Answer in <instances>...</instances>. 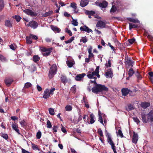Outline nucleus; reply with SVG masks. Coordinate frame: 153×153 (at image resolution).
<instances>
[{"mask_svg":"<svg viewBox=\"0 0 153 153\" xmlns=\"http://www.w3.org/2000/svg\"><path fill=\"white\" fill-rule=\"evenodd\" d=\"M90 82L91 83H94L95 85V86L91 89L92 92L93 93L97 94L99 93H102L103 91L107 92L108 90V88L105 85L97 84L95 80H90Z\"/></svg>","mask_w":153,"mask_h":153,"instance_id":"f257e3e1","label":"nucleus"},{"mask_svg":"<svg viewBox=\"0 0 153 153\" xmlns=\"http://www.w3.org/2000/svg\"><path fill=\"white\" fill-rule=\"evenodd\" d=\"M57 66L56 64H53L50 68L48 76L49 79L52 78L55 74L56 73Z\"/></svg>","mask_w":153,"mask_h":153,"instance_id":"f03ea898","label":"nucleus"},{"mask_svg":"<svg viewBox=\"0 0 153 153\" xmlns=\"http://www.w3.org/2000/svg\"><path fill=\"white\" fill-rule=\"evenodd\" d=\"M40 50L42 52H46L42 53V54L44 56H49L52 52L53 49L52 48H46L45 47H41L40 48Z\"/></svg>","mask_w":153,"mask_h":153,"instance_id":"7ed1b4c3","label":"nucleus"},{"mask_svg":"<svg viewBox=\"0 0 153 153\" xmlns=\"http://www.w3.org/2000/svg\"><path fill=\"white\" fill-rule=\"evenodd\" d=\"M23 12L31 16H36L37 15V13L30 9H25L23 10Z\"/></svg>","mask_w":153,"mask_h":153,"instance_id":"20e7f679","label":"nucleus"},{"mask_svg":"<svg viewBox=\"0 0 153 153\" xmlns=\"http://www.w3.org/2000/svg\"><path fill=\"white\" fill-rule=\"evenodd\" d=\"M13 81V79L10 77H6L4 79V82L8 87L10 86Z\"/></svg>","mask_w":153,"mask_h":153,"instance_id":"39448f33","label":"nucleus"},{"mask_svg":"<svg viewBox=\"0 0 153 153\" xmlns=\"http://www.w3.org/2000/svg\"><path fill=\"white\" fill-rule=\"evenodd\" d=\"M97 2H96V3L97 4ZM98 5L102 8H106L108 5V2L105 0L102 1L101 2H98Z\"/></svg>","mask_w":153,"mask_h":153,"instance_id":"423d86ee","label":"nucleus"},{"mask_svg":"<svg viewBox=\"0 0 153 153\" xmlns=\"http://www.w3.org/2000/svg\"><path fill=\"white\" fill-rule=\"evenodd\" d=\"M27 26H30V27L35 29L38 26V23L34 21H32L29 22L27 25Z\"/></svg>","mask_w":153,"mask_h":153,"instance_id":"0eeeda50","label":"nucleus"},{"mask_svg":"<svg viewBox=\"0 0 153 153\" xmlns=\"http://www.w3.org/2000/svg\"><path fill=\"white\" fill-rule=\"evenodd\" d=\"M106 23L101 20L98 21L96 25L97 27L103 28L105 27Z\"/></svg>","mask_w":153,"mask_h":153,"instance_id":"6e6552de","label":"nucleus"},{"mask_svg":"<svg viewBox=\"0 0 153 153\" xmlns=\"http://www.w3.org/2000/svg\"><path fill=\"white\" fill-rule=\"evenodd\" d=\"M125 64H128L129 66H131L132 68L133 65L134 61L132 60L130 58H128V57L126 59Z\"/></svg>","mask_w":153,"mask_h":153,"instance_id":"1a4fd4ad","label":"nucleus"},{"mask_svg":"<svg viewBox=\"0 0 153 153\" xmlns=\"http://www.w3.org/2000/svg\"><path fill=\"white\" fill-rule=\"evenodd\" d=\"M80 29L81 31H85L87 32L88 33H89L90 32H93V31L91 29L89 28L87 26L85 25H84L83 27H81Z\"/></svg>","mask_w":153,"mask_h":153,"instance_id":"9d476101","label":"nucleus"},{"mask_svg":"<svg viewBox=\"0 0 153 153\" xmlns=\"http://www.w3.org/2000/svg\"><path fill=\"white\" fill-rule=\"evenodd\" d=\"M138 140V135L137 133L134 131L133 132V135L132 139V142L133 143L136 144Z\"/></svg>","mask_w":153,"mask_h":153,"instance_id":"9b49d317","label":"nucleus"},{"mask_svg":"<svg viewBox=\"0 0 153 153\" xmlns=\"http://www.w3.org/2000/svg\"><path fill=\"white\" fill-rule=\"evenodd\" d=\"M121 91L122 95L124 96L127 95L129 93H130L129 92H131L130 90L128 89L127 88H123L122 89Z\"/></svg>","mask_w":153,"mask_h":153,"instance_id":"f8f14e48","label":"nucleus"},{"mask_svg":"<svg viewBox=\"0 0 153 153\" xmlns=\"http://www.w3.org/2000/svg\"><path fill=\"white\" fill-rule=\"evenodd\" d=\"M105 76L107 77H112L113 76V71L111 68L108 69V71L105 73Z\"/></svg>","mask_w":153,"mask_h":153,"instance_id":"ddd939ff","label":"nucleus"},{"mask_svg":"<svg viewBox=\"0 0 153 153\" xmlns=\"http://www.w3.org/2000/svg\"><path fill=\"white\" fill-rule=\"evenodd\" d=\"M86 75L85 73H82L77 74L75 77V79L77 81H79Z\"/></svg>","mask_w":153,"mask_h":153,"instance_id":"4468645a","label":"nucleus"},{"mask_svg":"<svg viewBox=\"0 0 153 153\" xmlns=\"http://www.w3.org/2000/svg\"><path fill=\"white\" fill-rule=\"evenodd\" d=\"M125 108L126 110L128 111H131L134 109V105L131 104H128L125 107Z\"/></svg>","mask_w":153,"mask_h":153,"instance_id":"2eb2a0df","label":"nucleus"},{"mask_svg":"<svg viewBox=\"0 0 153 153\" xmlns=\"http://www.w3.org/2000/svg\"><path fill=\"white\" fill-rule=\"evenodd\" d=\"M50 96V94H49V89H46L44 93V94L43 97L44 99H47Z\"/></svg>","mask_w":153,"mask_h":153,"instance_id":"dca6fc26","label":"nucleus"},{"mask_svg":"<svg viewBox=\"0 0 153 153\" xmlns=\"http://www.w3.org/2000/svg\"><path fill=\"white\" fill-rule=\"evenodd\" d=\"M12 127L13 130H15L19 134H21L18 128V126L16 124V123L15 122L14 123H13L12 125Z\"/></svg>","mask_w":153,"mask_h":153,"instance_id":"f3484780","label":"nucleus"},{"mask_svg":"<svg viewBox=\"0 0 153 153\" xmlns=\"http://www.w3.org/2000/svg\"><path fill=\"white\" fill-rule=\"evenodd\" d=\"M4 25L7 27H12V24L10 20H6L4 21Z\"/></svg>","mask_w":153,"mask_h":153,"instance_id":"a211bd4d","label":"nucleus"},{"mask_svg":"<svg viewBox=\"0 0 153 153\" xmlns=\"http://www.w3.org/2000/svg\"><path fill=\"white\" fill-rule=\"evenodd\" d=\"M150 105V104L149 103L146 102H142L141 104V107L144 109L147 108Z\"/></svg>","mask_w":153,"mask_h":153,"instance_id":"6ab92c4d","label":"nucleus"},{"mask_svg":"<svg viewBox=\"0 0 153 153\" xmlns=\"http://www.w3.org/2000/svg\"><path fill=\"white\" fill-rule=\"evenodd\" d=\"M61 82L64 84L68 81L67 78L66 76L62 75L60 78Z\"/></svg>","mask_w":153,"mask_h":153,"instance_id":"aec40b11","label":"nucleus"},{"mask_svg":"<svg viewBox=\"0 0 153 153\" xmlns=\"http://www.w3.org/2000/svg\"><path fill=\"white\" fill-rule=\"evenodd\" d=\"M90 124H92L94 123L95 122V117L94 115L93 114H90Z\"/></svg>","mask_w":153,"mask_h":153,"instance_id":"412c9836","label":"nucleus"},{"mask_svg":"<svg viewBox=\"0 0 153 153\" xmlns=\"http://www.w3.org/2000/svg\"><path fill=\"white\" fill-rule=\"evenodd\" d=\"M51 28L55 33H59L61 30L60 29L57 27L52 25L51 26Z\"/></svg>","mask_w":153,"mask_h":153,"instance_id":"4be33fe9","label":"nucleus"},{"mask_svg":"<svg viewBox=\"0 0 153 153\" xmlns=\"http://www.w3.org/2000/svg\"><path fill=\"white\" fill-rule=\"evenodd\" d=\"M88 3V0H81L80 4L82 7H84L86 6Z\"/></svg>","mask_w":153,"mask_h":153,"instance_id":"5701e85b","label":"nucleus"},{"mask_svg":"<svg viewBox=\"0 0 153 153\" xmlns=\"http://www.w3.org/2000/svg\"><path fill=\"white\" fill-rule=\"evenodd\" d=\"M141 118H142V121L144 123H147L148 122V119L146 118V114H141Z\"/></svg>","mask_w":153,"mask_h":153,"instance_id":"b1692460","label":"nucleus"},{"mask_svg":"<svg viewBox=\"0 0 153 153\" xmlns=\"http://www.w3.org/2000/svg\"><path fill=\"white\" fill-rule=\"evenodd\" d=\"M147 116L148 121L149 120L151 122H153V115L151 112L147 114Z\"/></svg>","mask_w":153,"mask_h":153,"instance_id":"393cba45","label":"nucleus"},{"mask_svg":"<svg viewBox=\"0 0 153 153\" xmlns=\"http://www.w3.org/2000/svg\"><path fill=\"white\" fill-rule=\"evenodd\" d=\"M76 4L74 2L71 3V7L74 8V13H77L78 12V10H76L77 7L76 6Z\"/></svg>","mask_w":153,"mask_h":153,"instance_id":"a878e982","label":"nucleus"},{"mask_svg":"<svg viewBox=\"0 0 153 153\" xmlns=\"http://www.w3.org/2000/svg\"><path fill=\"white\" fill-rule=\"evenodd\" d=\"M136 76L137 77V81L139 82V80L142 79V77L141 75L139 73L138 71L135 73Z\"/></svg>","mask_w":153,"mask_h":153,"instance_id":"bb28decb","label":"nucleus"},{"mask_svg":"<svg viewBox=\"0 0 153 153\" xmlns=\"http://www.w3.org/2000/svg\"><path fill=\"white\" fill-rule=\"evenodd\" d=\"M134 73L132 68H131L130 69H129L128 71V75L130 77Z\"/></svg>","mask_w":153,"mask_h":153,"instance_id":"cd10ccee","label":"nucleus"},{"mask_svg":"<svg viewBox=\"0 0 153 153\" xmlns=\"http://www.w3.org/2000/svg\"><path fill=\"white\" fill-rule=\"evenodd\" d=\"M85 13L88 16H93L95 14V12L93 11L87 10L86 11Z\"/></svg>","mask_w":153,"mask_h":153,"instance_id":"c85d7f7f","label":"nucleus"},{"mask_svg":"<svg viewBox=\"0 0 153 153\" xmlns=\"http://www.w3.org/2000/svg\"><path fill=\"white\" fill-rule=\"evenodd\" d=\"M100 67L99 66H97L95 69V71H93L92 73L93 76H96L97 74L98 73V71H99Z\"/></svg>","mask_w":153,"mask_h":153,"instance_id":"c756f323","label":"nucleus"},{"mask_svg":"<svg viewBox=\"0 0 153 153\" xmlns=\"http://www.w3.org/2000/svg\"><path fill=\"white\" fill-rule=\"evenodd\" d=\"M138 27V25L135 24H132L131 23H129V28L130 30L132 28H137Z\"/></svg>","mask_w":153,"mask_h":153,"instance_id":"7c9ffc66","label":"nucleus"},{"mask_svg":"<svg viewBox=\"0 0 153 153\" xmlns=\"http://www.w3.org/2000/svg\"><path fill=\"white\" fill-rule=\"evenodd\" d=\"M53 12L52 10H50L48 12H46L44 15V16L45 17H46L53 14Z\"/></svg>","mask_w":153,"mask_h":153,"instance_id":"2f4dec72","label":"nucleus"},{"mask_svg":"<svg viewBox=\"0 0 153 153\" xmlns=\"http://www.w3.org/2000/svg\"><path fill=\"white\" fill-rule=\"evenodd\" d=\"M4 7L3 0H0V11H1Z\"/></svg>","mask_w":153,"mask_h":153,"instance_id":"473e14b6","label":"nucleus"},{"mask_svg":"<svg viewBox=\"0 0 153 153\" xmlns=\"http://www.w3.org/2000/svg\"><path fill=\"white\" fill-rule=\"evenodd\" d=\"M72 19H73V20L72 21V24L74 26H77L78 25V22L77 21V20L74 19L73 18L71 17Z\"/></svg>","mask_w":153,"mask_h":153,"instance_id":"72a5a7b5","label":"nucleus"},{"mask_svg":"<svg viewBox=\"0 0 153 153\" xmlns=\"http://www.w3.org/2000/svg\"><path fill=\"white\" fill-rule=\"evenodd\" d=\"M31 86L32 84L31 83L29 82H27L25 84L24 87L23 88L24 89L27 88L29 87H31Z\"/></svg>","mask_w":153,"mask_h":153,"instance_id":"f704fd0d","label":"nucleus"},{"mask_svg":"<svg viewBox=\"0 0 153 153\" xmlns=\"http://www.w3.org/2000/svg\"><path fill=\"white\" fill-rule=\"evenodd\" d=\"M66 111H70L72 109V106L69 105H67L65 108Z\"/></svg>","mask_w":153,"mask_h":153,"instance_id":"c9c22d12","label":"nucleus"},{"mask_svg":"<svg viewBox=\"0 0 153 153\" xmlns=\"http://www.w3.org/2000/svg\"><path fill=\"white\" fill-rule=\"evenodd\" d=\"M88 41V39L86 36L82 37V38L80 39V42H82L84 43H85Z\"/></svg>","mask_w":153,"mask_h":153,"instance_id":"e433bc0d","label":"nucleus"},{"mask_svg":"<svg viewBox=\"0 0 153 153\" xmlns=\"http://www.w3.org/2000/svg\"><path fill=\"white\" fill-rule=\"evenodd\" d=\"M26 41L27 44H30L32 43V41L31 40V38L30 37V36L29 37H26Z\"/></svg>","mask_w":153,"mask_h":153,"instance_id":"4c0bfd02","label":"nucleus"},{"mask_svg":"<svg viewBox=\"0 0 153 153\" xmlns=\"http://www.w3.org/2000/svg\"><path fill=\"white\" fill-rule=\"evenodd\" d=\"M10 48L14 51H15L17 48V46L15 44H11L10 45Z\"/></svg>","mask_w":153,"mask_h":153,"instance_id":"58836bf2","label":"nucleus"},{"mask_svg":"<svg viewBox=\"0 0 153 153\" xmlns=\"http://www.w3.org/2000/svg\"><path fill=\"white\" fill-rule=\"evenodd\" d=\"M0 60L3 62H6L7 61L6 58L1 54H0Z\"/></svg>","mask_w":153,"mask_h":153,"instance_id":"ea45409f","label":"nucleus"},{"mask_svg":"<svg viewBox=\"0 0 153 153\" xmlns=\"http://www.w3.org/2000/svg\"><path fill=\"white\" fill-rule=\"evenodd\" d=\"M46 127L48 128H51L52 127L51 124L49 120H48L47 121Z\"/></svg>","mask_w":153,"mask_h":153,"instance_id":"a19ab883","label":"nucleus"},{"mask_svg":"<svg viewBox=\"0 0 153 153\" xmlns=\"http://www.w3.org/2000/svg\"><path fill=\"white\" fill-rule=\"evenodd\" d=\"M97 132L101 137H103V132L101 128H99L98 129Z\"/></svg>","mask_w":153,"mask_h":153,"instance_id":"79ce46f5","label":"nucleus"},{"mask_svg":"<svg viewBox=\"0 0 153 153\" xmlns=\"http://www.w3.org/2000/svg\"><path fill=\"white\" fill-rule=\"evenodd\" d=\"M117 10V9L116 7L114 5H112V7L110 10V12L114 13Z\"/></svg>","mask_w":153,"mask_h":153,"instance_id":"37998d69","label":"nucleus"},{"mask_svg":"<svg viewBox=\"0 0 153 153\" xmlns=\"http://www.w3.org/2000/svg\"><path fill=\"white\" fill-rule=\"evenodd\" d=\"M33 60L35 62H37L38 61V56L37 55H35L33 57Z\"/></svg>","mask_w":153,"mask_h":153,"instance_id":"c03bdc74","label":"nucleus"},{"mask_svg":"<svg viewBox=\"0 0 153 153\" xmlns=\"http://www.w3.org/2000/svg\"><path fill=\"white\" fill-rule=\"evenodd\" d=\"M66 63L68 66L69 68L72 67L73 65V63L71 62L68 61H67Z\"/></svg>","mask_w":153,"mask_h":153,"instance_id":"a18cd8bd","label":"nucleus"},{"mask_svg":"<svg viewBox=\"0 0 153 153\" xmlns=\"http://www.w3.org/2000/svg\"><path fill=\"white\" fill-rule=\"evenodd\" d=\"M127 19L129 21L134 23H136L137 22V20L131 18H128Z\"/></svg>","mask_w":153,"mask_h":153,"instance_id":"49530a36","label":"nucleus"},{"mask_svg":"<svg viewBox=\"0 0 153 153\" xmlns=\"http://www.w3.org/2000/svg\"><path fill=\"white\" fill-rule=\"evenodd\" d=\"M13 18H15L18 22H19L21 19V17L19 16L16 15L14 17H13Z\"/></svg>","mask_w":153,"mask_h":153,"instance_id":"de8ad7c7","label":"nucleus"},{"mask_svg":"<svg viewBox=\"0 0 153 153\" xmlns=\"http://www.w3.org/2000/svg\"><path fill=\"white\" fill-rule=\"evenodd\" d=\"M49 114L51 115H53L54 114V112L53 109L52 108H50L49 109Z\"/></svg>","mask_w":153,"mask_h":153,"instance_id":"09e8293b","label":"nucleus"},{"mask_svg":"<svg viewBox=\"0 0 153 153\" xmlns=\"http://www.w3.org/2000/svg\"><path fill=\"white\" fill-rule=\"evenodd\" d=\"M29 36L31 38H32L33 39L37 40L38 39V37L34 35L30 34Z\"/></svg>","mask_w":153,"mask_h":153,"instance_id":"8fccbe9b","label":"nucleus"},{"mask_svg":"<svg viewBox=\"0 0 153 153\" xmlns=\"http://www.w3.org/2000/svg\"><path fill=\"white\" fill-rule=\"evenodd\" d=\"M1 136L6 140L8 139V136L7 134L3 133L1 134Z\"/></svg>","mask_w":153,"mask_h":153,"instance_id":"3c124183","label":"nucleus"},{"mask_svg":"<svg viewBox=\"0 0 153 153\" xmlns=\"http://www.w3.org/2000/svg\"><path fill=\"white\" fill-rule=\"evenodd\" d=\"M133 118L134 121L137 124L139 123L140 121L137 117H133Z\"/></svg>","mask_w":153,"mask_h":153,"instance_id":"603ef678","label":"nucleus"},{"mask_svg":"<svg viewBox=\"0 0 153 153\" xmlns=\"http://www.w3.org/2000/svg\"><path fill=\"white\" fill-rule=\"evenodd\" d=\"M65 31L70 36H72V33L70 30H69L67 28H66Z\"/></svg>","mask_w":153,"mask_h":153,"instance_id":"864d4df0","label":"nucleus"},{"mask_svg":"<svg viewBox=\"0 0 153 153\" xmlns=\"http://www.w3.org/2000/svg\"><path fill=\"white\" fill-rule=\"evenodd\" d=\"M148 74L150 77V79L152 81L153 80V72H149L148 73Z\"/></svg>","mask_w":153,"mask_h":153,"instance_id":"5fc2aeb1","label":"nucleus"},{"mask_svg":"<svg viewBox=\"0 0 153 153\" xmlns=\"http://www.w3.org/2000/svg\"><path fill=\"white\" fill-rule=\"evenodd\" d=\"M107 141L109 143L110 145L114 143L113 141L112 140L111 137H109L107 139Z\"/></svg>","mask_w":153,"mask_h":153,"instance_id":"6e6d98bb","label":"nucleus"},{"mask_svg":"<svg viewBox=\"0 0 153 153\" xmlns=\"http://www.w3.org/2000/svg\"><path fill=\"white\" fill-rule=\"evenodd\" d=\"M117 134L118 135H119V136L121 138L123 137V133H122L121 129H120L118 130V133Z\"/></svg>","mask_w":153,"mask_h":153,"instance_id":"4d7b16f0","label":"nucleus"},{"mask_svg":"<svg viewBox=\"0 0 153 153\" xmlns=\"http://www.w3.org/2000/svg\"><path fill=\"white\" fill-rule=\"evenodd\" d=\"M30 70L31 72H33L36 70V68L33 65L31 66Z\"/></svg>","mask_w":153,"mask_h":153,"instance_id":"13d9d810","label":"nucleus"},{"mask_svg":"<svg viewBox=\"0 0 153 153\" xmlns=\"http://www.w3.org/2000/svg\"><path fill=\"white\" fill-rule=\"evenodd\" d=\"M88 74L87 75V76L88 77V78L89 79H92L93 77V76L92 75V74H91V72L90 71H88Z\"/></svg>","mask_w":153,"mask_h":153,"instance_id":"bf43d9fd","label":"nucleus"},{"mask_svg":"<svg viewBox=\"0 0 153 153\" xmlns=\"http://www.w3.org/2000/svg\"><path fill=\"white\" fill-rule=\"evenodd\" d=\"M32 148L34 150H38V146L37 145H35L34 144L32 143Z\"/></svg>","mask_w":153,"mask_h":153,"instance_id":"052dcab7","label":"nucleus"},{"mask_svg":"<svg viewBox=\"0 0 153 153\" xmlns=\"http://www.w3.org/2000/svg\"><path fill=\"white\" fill-rule=\"evenodd\" d=\"M55 88H52L51 89L49 90V94H53V91L55 90Z\"/></svg>","mask_w":153,"mask_h":153,"instance_id":"680f3d73","label":"nucleus"},{"mask_svg":"<svg viewBox=\"0 0 153 153\" xmlns=\"http://www.w3.org/2000/svg\"><path fill=\"white\" fill-rule=\"evenodd\" d=\"M135 39L134 38L129 39L128 40V42L131 44H132L135 41Z\"/></svg>","mask_w":153,"mask_h":153,"instance_id":"e2e57ef3","label":"nucleus"},{"mask_svg":"<svg viewBox=\"0 0 153 153\" xmlns=\"http://www.w3.org/2000/svg\"><path fill=\"white\" fill-rule=\"evenodd\" d=\"M58 128V126H53V132H56L57 131V129Z\"/></svg>","mask_w":153,"mask_h":153,"instance_id":"0e129e2a","label":"nucleus"},{"mask_svg":"<svg viewBox=\"0 0 153 153\" xmlns=\"http://www.w3.org/2000/svg\"><path fill=\"white\" fill-rule=\"evenodd\" d=\"M108 65L107 64H105V66L108 68V67H111V62L110 60H109L108 62Z\"/></svg>","mask_w":153,"mask_h":153,"instance_id":"69168bd1","label":"nucleus"},{"mask_svg":"<svg viewBox=\"0 0 153 153\" xmlns=\"http://www.w3.org/2000/svg\"><path fill=\"white\" fill-rule=\"evenodd\" d=\"M130 91H131V92H129L130 93H128L129 94L130 96H133L136 95V91H135L134 92L132 91L131 90H130Z\"/></svg>","mask_w":153,"mask_h":153,"instance_id":"338daca9","label":"nucleus"},{"mask_svg":"<svg viewBox=\"0 0 153 153\" xmlns=\"http://www.w3.org/2000/svg\"><path fill=\"white\" fill-rule=\"evenodd\" d=\"M71 90L74 93H75L76 92V89L75 87V85L74 86H73V87L71 88Z\"/></svg>","mask_w":153,"mask_h":153,"instance_id":"774afa93","label":"nucleus"}]
</instances>
